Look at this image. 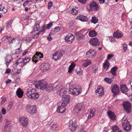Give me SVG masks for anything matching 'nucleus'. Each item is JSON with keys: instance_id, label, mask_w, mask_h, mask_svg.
I'll return each instance as SVG.
<instances>
[{"instance_id": "48", "label": "nucleus", "mask_w": 132, "mask_h": 132, "mask_svg": "<svg viewBox=\"0 0 132 132\" xmlns=\"http://www.w3.org/2000/svg\"><path fill=\"white\" fill-rule=\"evenodd\" d=\"M12 105L13 104L12 103H9L7 108V109L8 111H10V110L11 109L12 106Z\"/></svg>"}, {"instance_id": "53", "label": "nucleus", "mask_w": 132, "mask_h": 132, "mask_svg": "<svg viewBox=\"0 0 132 132\" xmlns=\"http://www.w3.org/2000/svg\"><path fill=\"white\" fill-rule=\"evenodd\" d=\"M52 23L51 22H50V23L48 24L47 25V27L46 28L48 29H49L52 26Z\"/></svg>"}, {"instance_id": "56", "label": "nucleus", "mask_w": 132, "mask_h": 132, "mask_svg": "<svg viewBox=\"0 0 132 132\" xmlns=\"http://www.w3.org/2000/svg\"><path fill=\"white\" fill-rule=\"evenodd\" d=\"M38 36V34H35L33 35L32 38L33 39H35L37 38Z\"/></svg>"}, {"instance_id": "17", "label": "nucleus", "mask_w": 132, "mask_h": 132, "mask_svg": "<svg viewBox=\"0 0 132 132\" xmlns=\"http://www.w3.org/2000/svg\"><path fill=\"white\" fill-rule=\"evenodd\" d=\"M96 55V53L94 50H90L86 54V56L89 58L93 57Z\"/></svg>"}, {"instance_id": "26", "label": "nucleus", "mask_w": 132, "mask_h": 132, "mask_svg": "<svg viewBox=\"0 0 132 132\" xmlns=\"http://www.w3.org/2000/svg\"><path fill=\"white\" fill-rule=\"evenodd\" d=\"M16 94L19 98L22 97L23 94V92L20 88H18L16 92Z\"/></svg>"}, {"instance_id": "58", "label": "nucleus", "mask_w": 132, "mask_h": 132, "mask_svg": "<svg viewBox=\"0 0 132 132\" xmlns=\"http://www.w3.org/2000/svg\"><path fill=\"white\" fill-rule=\"evenodd\" d=\"M114 56V55L112 54H109L108 55L107 58L108 59H110L111 58Z\"/></svg>"}, {"instance_id": "43", "label": "nucleus", "mask_w": 132, "mask_h": 132, "mask_svg": "<svg viewBox=\"0 0 132 132\" xmlns=\"http://www.w3.org/2000/svg\"><path fill=\"white\" fill-rule=\"evenodd\" d=\"M32 2L31 0H26L23 4V6L25 7L30 2Z\"/></svg>"}, {"instance_id": "32", "label": "nucleus", "mask_w": 132, "mask_h": 132, "mask_svg": "<svg viewBox=\"0 0 132 132\" xmlns=\"http://www.w3.org/2000/svg\"><path fill=\"white\" fill-rule=\"evenodd\" d=\"M39 27L40 26L39 24H36L33 27V30L31 32V33L32 34L36 31H38Z\"/></svg>"}, {"instance_id": "9", "label": "nucleus", "mask_w": 132, "mask_h": 132, "mask_svg": "<svg viewBox=\"0 0 132 132\" xmlns=\"http://www.w3.org/2000/svg\"><path fill=\"white\" fill-rule=\"evenodd\" d=\"M19 122L24 127H26L28 124V119L24 117H20L19 118Z\"/></svg>"}, {"instance_id": "51", "label": "nucleus", "mask_w": 132, "mask_h": 132, "mask_svg": "<svg viewBox=\"0 0 132 132\" xmlns=\"http://www.w3.org/2000/svg\"><path fill=\"white\" fill-rule=\"evenodd\" d=\"M23 2V0H14V2L17 4H20Z\"/></svg>"}, {"instance_id": "35", "label": "nucleus", "mask_w": 132, "mask_h": 132, "mask_svg": "<svg viewBox=\"0 0 132 132\" xmlns=\"http://www.w3.org/2000/svg\"><path fill=\"white\" fill-rule=\"evenodd\" d=\"M110 64L109 62L106 60V62L103 63V68L104 69H106L105 70L108 69L110 66Z\"/></svg>"}, {"instance_id": "54", "label": "nucleus", "mask_w": 132, "mask_h": 132, "mask_svg": "<svg viewBox=\"0 0 132 132\" xmlns=\"http://www.w3.org/2000/svg\"><path fill=\"white\" fill-rule=\"evenodd\" d=\"M53 3L51 2H50L48 3V9H50L52 7Z\"/></svg>"}, {"instance_id": "37", "label": "nucleus", "mask_w": 132, "mask_h": 132, "mask_svg": "<svg viewBox=\"0 0 132 132\" xmlns=\"http://www.w3.org/2000/svg\"><path fill=\"white\" fill-rule=\"evenodd\" d=\"M75 66V65L74 63L73 64L72 63L69 67L68 72L69 73H71L72 71Z\"/></svg>"}, {"instance_id": "55", "label": "nucleus", "mask_w": 132, "mask_h": 132, "mask_svg": "<svg viewBox=\"0 0 132 132\" xmlns=\"http://www.w3.org/2000/svg\"><path fill=\"white\" fill-rule=\"evenodd\" d=\"M54 28L56 32L60 31L61 30V28L58 26Z\"/></svg>"}, {"instance_id": "29", "label": "nucleus", "mask_w": 132, "mask_h": 132, "mask_svg": "<svg viewBox=\"0 0 132 132\" xmlns=\"http://www.w3.org/2000/svg\"><path fill=\"white\" fill-rule=\"evenodd\" d=\"M112 129L114 132H122V131L116 125L113 126Z\"/></svg>"}, {"instance_id": "2", "label": "nucleus", "mask_w": 132, "mask_h": 132, "mask_svg": "<svg viewBox=\"0 0 132 132\" xmlns=\"http://www.w3.org/2000/svg\"><path fill=\"white\" fill-rule=\"evenodd\" d=\"M85 108V105L83 103H78L75 105L72 113L78 116L79 114L82 110H84Z\"/></svg>"}, {"instance_id": "30", "label": "nucleus", "mask_w": 132, "mask_h": 132, "mask_svg": "<svg viewBox=\"0 0 132 132\" xmlns=\"http://www.w3.org/2000/svg\"><path fill=\"white\" fill-rule=\"evenodd\" d=\"M76 35L77 38L78 39L80 40L84 39V35L81 33L77 32L76 33Z\"/></svg>"}, {"instance_id": "62", "label": "nucleus", "mask_w": 132, "mask_h": 132, "mask_svg": "<svg viewBox=\"0 0 132 132\" xmlns=\"http://www.w3.org/2000/svg\"><path fill=\"white\" fill-rule=\"evenodd\" d=\"M80 2L83 4H85L86 2V0H78Z\"/></svg>"}, {"instance_id": "21", "label": "nucleus", "mask_w": 132, "mask_h": 132, "mask_svg": "<svg viewBox=\"0 0 132 132\" xmlns=\"http://www.w3.org/2000/svg\"><path fill=\"white\" fill-rule=\"evenodd\" d=\"M48 124L50 126V128L53 130H55L57 128L56 122L50 121L48 122Z\"/></svg>"}, {"instance_id": "19", "label": "nucleus", "mask_w": 132, "mask_h": 132, "mask_svg": "<svg viewBox=\"0 0 132 132\" xmlns=\"http://www.w3.org/2000/svg\"><path fill=\"white\" fill-rule=\"evenodd\" d=\"M63 56V54L61 52H56L53 55V59L56 61L60 59Z\"/></svg>"}, {"instance_id": "10", "label": "nucleus", "mask_w": 132, "mask_h": 132, "mask_svg": "<svg viewBox=\"0 0 132 132\" xmlns=\"http://www.w3.org/2000/svg\"><path fill=\"white\" fill-rule=\"evenodd\" d=\"M72 122L71 123H70L69 125V129L71 131H74L76 130L78 125L76 120H72Z\"/></svg>"}, {"instance_id": "15", "label": "nucleus", "mask_w": 132, "mask_h": 132, "mask_svg": "<svg viewBox=\"0 0 132 132\" xmlns=\"http://www.w3.org/2000/svg\"><path fill=\"white\" fill-rule=\"evenodd\" d=\"M90 10L91 11H97L98 10L99 7L96 2L94 1H92L90 4L89 5Z\"/></svg>"}, {"instance_id": "3", "label": "nucleus", "mask_w": 132, "mask_h": 132, "mask_svg": "<svg viewBox=\"0 0 132 132\" xmlns=\"http://www.w3.org/2000/svg\"><path fill=\"white\" fill-rule=\"evenodd\" d=\"M26 94L28 97L31 99H36L38 98L39 96V93L35 89H32L31 91H27Z\"/></svg>"}, {"instance_id": "4", "label": "nucleus", "mask_w": 132, "mask_h": 132, "mask_svg": "<svg viewBox=\"0 0 132 132\" xmlns=\"http://www.w3.org/2000/svg\"><path fill=\"white\" fill-rule=\"evenodd\" d=\"M122 127L124 130L127 131H129L131 129V125L128 121L127 118L124 116L122 120Z\"/></svg>"}, {"instance_id": "7", "label": "nucleus", "mask_w": 132, "mask_h": 132, "mask_svg": "<svg viewBox=\"0 0 132 132\" xmlns=\"http://www.w3.org/2000/svg\"><path fill=\"white\" fill-rule=\"evenodd\" d=\"M26 111L31 114L33 115L37 112V109L35 105H27L26 107Z\"/></svg>"}, {"instance_id": "13", "label": "nucleus", "mask_w": 132, "mask_h": 132, "mask_svg": "<svg viewBox=\"0 0 132 132\" xmlns=\"http://www.w3.org/2000/svg\"><path fill=\"white\" fill-rule=\"evenodd\" d=\"M75 38L73 35L70 33L69 34L65 37V42L69 44L72 43V41L74 40Z\"/></svg>"}, {"instance_id": "11", "label": "nucleus", "mask_w": 132, "mask_h": 132, "mask_svg": "<svg viewBox=\"0 0 132 132\" xmlns=\"http://www.w3.org/2000/svg\"><path fill=\"white\" fill-rule=\"evenodd\" d=\"M123 106L125 110L127 113H129L131 112V105L130 103L128 102H124Z\"/></svg>"}, {"instance_id": "49", "label": "nucleus", "mask_w": 132, "mask_h": 132, "mask_svg": "<svg viewBox=\"0 0 132 132\" xmlns=\"http://www.w3.org/2000/svg\"><path fill=\"white\" fill-rule=\"evenodd\" d=\"M123 47L124 51V52H125L127 48V45L125 43L123 44Z\"/></svg>"}, {"instance_id": "8", "label": "nucleus", "mask_w": 132, "mask_h": 132, "mask_svg": "<svg viewBox=\"0 0 132 132\" xmlns=\"http://www.w3.org/2000/svg\"><path fill=\"white\" fill-rule=\"evenodd\" d=\"M41 70L43 72L50 71V64L48 63H44L40 66Z\"/></svg>"}, {"instance_id": "46", "label": "nucleus", "mask_w": 132, "mask_h": 132, "mask_svg": "<svg viewBox=\"0 0 132 132\" xmlns=\"http://www.w3.org/2000/svg\"><path fill=\"white\" fill-rule=\"evenodd\" d=\"M108 116H115L113 112L109 111L107 112Z\"/></svg>"}, {"instance_id": "28", "label": "nucleus", "mask_w": 132, "mask_h": 132, "mask_svg": "<svg viewBox=\"0 0 132 132\" xmlns=\"http://www.w3.org/2000/svg\"><path fill=\"white\" fill-rule=\"evenodd\" d=\"M54 85L52 84H47L46 88L45 89L46 90L49 91H54Z\"/></svg>"}, {"instance_id": "44", "label": "nucleus", "mask_w": 132, "mask_h": 132, "mask_svg": "<svg viewBox=\"0 0 132 132\" xmlns=\"http://www.w3.org/2000/svg\"><path fill=\"white\" fill-rule=\"evenodd\" d=\"M2 9L1 11H2L4 13H6L7 11V7L5 6L3 7L2 8H1L0 9Z\"/></svg>"}, {"instance_id": "23", "label": "nucleus", "mask_w": 132, "mask_h": 132, "mask_svg": "<svg viewBox=\"0 0 132 132\" xmlns=\"http://www.w3.org/2000/svg\"><path fill=\"white\" fill-rule=\"evenodd\" d=\"M39 54H36L33 56L32 59V61L35 62L36 63L38 61V59H40L41 58H42L43 57L40 56L39 55Z\"/></svg>"}, {"instance_id": "14", "label": "nucleus", "mask_w": 132, "mask_h": 132, "mask_svg": "<svg viewBox=\"0 0 132 132\" xmlns=\"http://www.w3.org/2000/svg\"><path fill=\"white\" fill-rule=\"evenodd\" d=\"M66 93H63L62 95H60L62 96V99L63 100L64 102H61L62 103H65L66 105L69 103L70 100V97L69 95H65Z\"/></svg>"}, {"instance_id": "39", "label": "nucleus", "mask_w": 132, "mask_h": 132, "mask_svg": "<svg viewBox=\"0 0 132 132\" xmlns=\"http://www.w3.org/2000/svg\"><path fill=\"white\" fill-rule=\"evenodd\" d=\"M104 80L106 82L109 84H111L113 80L111 79H109L107 77H106L104 79Z\"/></svg>"}, {"instance_id": "27", "label": "nucleus", "mask_w": 132, "mask_h": 132, "mask_svg": "<svg viewBox=\"0 0 132 132\" xmlns=\"http://www.w3.org/2000/svg\"><path fill=\"white\" fill-rule=\"evenodd\" d=\"M83 62L82 66L85 67H88L91 64V61L89 60H84L83 61Z\"/></svg>"}, {"instance_id": "52", "label": "nucleus", "mask_w": 132, "mask_h": 132, "mask_svg": "<svg viewBox=\"0 0 132 132\" xmlns=\"http://www.w3.org/2000/svg\"><path fill=\"white\" fill-rule=\"evenodd\" d=\"M1 111L2 114L3 115H5L6 113V110L4 108H3L1 110Z\"/></svg>"}, {"instance_id": "34", "label": "nucleus", "mask_w": 132, "mask_h": 132, "mask_svg": "<svg viewBox=\"0 0 132 132\" xmlns=\"http://www.w3.org/2000/svg\"><path fill=\"white\" fill-rule=\"evenodd\" d=\"M118 69L117 67H112L111 69L110 70L111 73L114 76L116 75V72Z\"/></svg>"}, {"instance_id": "1", "label": "nucleus", "mask_w": 132, "mask_h": 132, "mask_svg": "<svg viewBox=\"0 0 132 132\" xmlns=\"http://www.w3.org/2000/svg\"><path fill=\"white\" fill-rule=\"evenodd\" d=\"M81 89L80 85L76 84L70 87L68 92L72 95H78L80 93Z\"/></svg>"}, {"instance_id": "50", "label": "nucleus", "mask_w": 132, "mask_h": 132, "mask_svg": "<svg viewBox=\"0 0 132 132\" xmlns=\"http://www.w3.org/2000/svg\"><path fill=\"white\" fill-rule=\"evenodd\" d=\"M21 47V46L20 47V48H18L15 50L16 52L15 53L13 54V55H16L19 53L21 51L20 48Z\"/></svg>"}, {"instance_id": "31", "label": "nucleus", "mask_w": 132, "mask_h": 132, "mask_svg": "<svg viewBox=\"0 0 132 132\" xmlns=\"http://www.w3.org/2000/svg\"><path fill=\"white\" fill-rule=\"evenodd\" d=\"M30 60V58L28 57H27L24 59H23V63L21 65V67H23L24 65H26V64Z\"/></svg>"}, {"instance_id": "38", "label": "nucleus", "mask_w": 132, "mask_h": 132, "mask_svg": "<svg viewBox=\"0 0 132 132\" xmlns=\"http://www.w3.org/2000/svg\"><path fill=\"white\" fill-rule=\"evenodd\" d=\"M98 20L96 16H93L91 22L94 24H96L98 22Z\"/></svg>"}, {"instance_id": "24", "label": "nucleus", "mask_w": 132, "mask_h": 132, "mask_svg": "<svg viewBox=\"0 0 132 132\" xmlns=\"http://www.w3.org/2000/svg\"><path fill=\"white\" fill-rule=\"evenodd\" d=\"M58 107L57 109L61 110L66 109L65 108L66 107L67 105L65 104V103H62L61 102H59L58 104Z\"/></svg>"}, {"instance_id": "64", "label": "nucleus", "mask_w": 132, "mask_h": 132, "mask_svg": "<svg viewBox=\"0 0 132 132\" xmlns=\"http://www.w3.org/2000/svg\"><path fill=\"white\" fill-rule=\"evenodd\" d=\"M12 22H9L7 23V26L9 28H10L11 27Z\"/></svg>"}, {"instance_id": "47", "label": "nucleus", "mask_w": 132, "mask_h": 132, "mask_svg": "<svg viewBox=\"0 0 132 132\" xmlns=\"http://www.w3.org/2000/svg\"><path fill=\"white\" fill-rule=\"evenodd\" d=\"M55 31V28L52 29L50 34H49V36H50V35H54L55 33L56 32Z\"/></svg>"}, {"instance_id": "59", "label": "nucleus", "mask_w": 132, "mask_h": 132, "mask_svg": "<svg viewBox=\"0 0 132 132\" xmlns=\"http://www.w3.org/2000/svg\"><path fill=\"white\" fill-rule=\"evenodd\" d=\"M11 70L10 69L8 68L7 69L5 72V73H8L10 72Z\"/></svg>"}, {"instance_id": "41", "label": "nucleus", "mask_w": 132, "mask_h": 132, "mask_svg": "<svg viewBox=\"0 0 132 132\" xmlns=\"http://www.w3.org/2000/svg\"><path fill=\"white\" fill-rule=\"evenodd\" d=\"M23 62V58H20L17 60L16 63L17 65H18L19 63H21Z\"/></svg>"}, {"instance_id": "25", "label": "nucleus", "mask_w": 132, "mask_h": 132, "mask_svg": "<svg viewBox=\"0 0 132 132\" xmlns=\"http://www.w3.org/2000/svg\"><path fill=\"white\" fill-rule=\"evenodd\" d=\"M123 34L118 30L114 32L113 34V36L116 38H119L122 37Z\"/></svg>"}, {"instance_id": "16", "label": "nucleus", "mask_w": 132, "mask_h": 132, "mask_svg": "<svg viewBox=\"0 0 132 132\" xmlns=\"http://www.w3.org/2000/svg\"><path fill=\"white\" fill-rule=\"evenodd\" d=\"M90 44L93 46H96L99 45L100 42L98 39L96 38H91L89 41Z\"/></svg>"}, {"instance_id": "18", "label": "nucleus", "mask_w": 132, "mask_h": 132, "mask_svg": "<svg viewBox=\"0 0 132 132\" xmlns=\"http://www.w3.org/2000/svg\"><path fill=\"white\" fill-rule=\"evenodd\" d=\"M120 89L122 93L126 94H127V93L129 91V89L126 85L123 84H122L120 85Z\"/></svg>"}, {"instance_id": "22", "label": "nucleus", "mask_w": 132, "mask_h": 132, "mask_svg": "<svg viewBox=\"0 0 132 132\" xmlns=\"http://www.w3.org/2000/svg\"><path fill=\"white\" fill-rule=\"evenodd\" d=\"M96 92L99 94L100 96H102L104 94V89L102 87H100L98 88Z\"/></svg>"}, {"instance_id": "42", "label": "nucleus", "mask_w": 132, "mask_h": 132, "mask_svg": "<svg viewBox=\"0 0 132 132\" xmlns=\"http://www.w3.org/2000/svg\"><path fill=\"white\" fill-rule=\"evenodd\" d=\"M6 124V125L4 127V130L6 131H7L10 129V123L7 124H7Z\"/></svg>"}, {"instance_id": "57", "label": "nucleus", "mask_w": 132, "mask_h": 132, "mask_svg": "<svg viewBox=\"0 0 132 132\" xmlns=\"http://www.w3.org/2000/svg\"><path fill=\"white\" fill-rule=\"evenodd\" d=\"M110 118L112 120H115L116 119V116H109Z\"/></svg>"}, {"instance_id": "45", "label": "nucleus", "mask_w": 132, "mask_h": 132, "mask_svg": "<svg viewBox=\"0 0 132 132\" xmlns=\"http://www.w3.org/2000/svg\"><path fill=\"white\" fill-rule=\"evenodd\" d=\"M66 110V109H64L63 110H59V109H57L56 111L58 113H63Z\"/></svg>"}, {"instance_id": "36", "label": "nucleus", "mask_w": 132, "mask_h": 132, "mask_svg": "<svg viewBox=\"0 0 132 132\" xmlns=\"http://www.w3.org/2000/svg\"><path fill=\"white\" fill-rule=\"evenodd\" d=\"M89 35L90 37L95 36L97 35V33L94 30H92L89 31Z\"/></svg>"}, {"instance_id": "33", "label": "nucleus", "mask_w": 132, "mask_h": 132, "mask_svg": "<svg viewBox=\"0 0 132 132\" xmlns=\"http://www.w3.org/2000/svg\"><path fill=\"white\" fill-rule=\"evenodd\" d=\"M78 11V7H73L71 11V13L73 15H75L77 14Z\"/></svg>"}, {"instance_id": "12", "label": "nucleus", "mask_w": 132, "mask_h": 132, "mask_svg": "<svg viewBox=\"0 0 132 132\" xmlns=\"http://www.w3.org/2000/svg\"><path fill=\"white\" fill-rule=\"evenodd\" d=\"M112 92L114 95H118L119 93V87L116 84H114L111 87Z\"/></svg>"}, {"instance_id": "60", "label": "nucleus", "mask_w": 132, "mask_h": 132, "mask_svg": "<svg viewBox=\"0 0 132 132\" xmlns=\"http://www.w3.org/2000/svg\"><path fill=\"white\" fill-rule=\"evenodd\" d=\"M51 35H50V36L49 34L47 37V39L49 41H51L52 39V37H51Z\"/></svg>"}, {"instance_id": "5", "label": "nucleus", "mask_w": 132, "mask_h": 132, "mask_svg": "<svg viewBox=\"0 0 132 132\" xmlns=\"http://www.w3.org/2000/svg\"><path fill=\"white\" fill-rule=\"evenodd\" d=\"M34 84L36 88L43 90L45 89L47 85V84L44 83L43 79L36 80L34 82Z\"/></svg>"}, {"instance_id": "40", "label": "nucleus", "mask_w": 132, "mask_h": 132, "mask_svg": "<svg viewBox=\"0 0 132 132\" xmlns=\"http://www.w3.org/2000/svg\"><path fill=\"white\" fill-rule=\"evenodd\" d=\"M96 110L95 109H91L89 111V113L90 114H92V116H95Z\"/></svg>"}, {"instance_id": "6", "label": "nucleus", "mask_w": 132, "mask_h": 132, "mask_svg": "<svg viewBox=\"0 0 132 132\" xmlns=\"http://www.w3.org/2000/svg\"><path fill=\"white\" fill-rule=\"evenodd\" d=\"M54 91L56 90L60 92L59 94L60 95H62L63 93H66L67 91L65 88H63L61 84H58L57 85L55 86L54 85Z\"/></svg>"}, {"instance_id": "63", "label": "nucleus", "mask_w": 132, "mask_h": 132, "mask_svg": "<svg viewBox=\"0 0 132 132\" xmlns=\"http://www.w3.org/2000/svg\"><path fill=\"white\" fill-rule=\"evenodd\" d=\"M31 40V38L30 37H28L26 39V41L27 42L29 43L30 42Z\"/></svg>"}, {"instance_id": "61", "label": "nucleus", "mask_w": 132, "mask_h": 132, "mask_svg": "<svg viewBox=\"0 0 132 132\" xmlns=\"http://www.w3.org/2000/svg\"><path fill=\"white\" fill-rule=\"evenodd\" d=\"M11 59L9 60L7 59L6 60V65L7 66L9 64V63L12 60V57L11 58Z\"/></svg>"}, {"instance_id": "20", "label": "nucleus", "mask_w": 132, "mask_h": 132, "mask_svg": "<svg viewBox=\"0 0 132 132\" xmlns=\"http://www.w3.org/2000/svg\"><path fill=\"white\" fill-rule=\"evenodd\" d=\"M77 19L79 20L82 22H86L88 20V18L86 16L83 15H80L76 18Z\"/></svg>"}]
</instances>
